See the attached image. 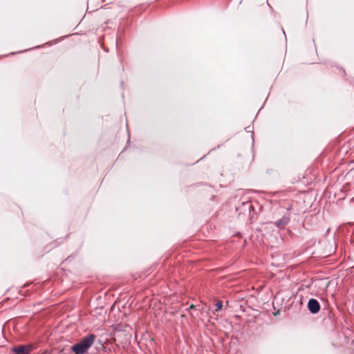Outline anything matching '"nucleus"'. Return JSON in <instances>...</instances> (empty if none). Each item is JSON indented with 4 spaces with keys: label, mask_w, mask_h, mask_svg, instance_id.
I'll list each match as a JSON object with an SVG mask.
<instances>
[{
    "label": "nucleus",
    "mask_w": 354,
    "mask_h": 354,
    "mask_svg": "<svg viewBox=\"0 0 354 354\" xmlns=\"http://www.w3.org/2000/svg\"><path fill=\"white\" fill-rule=\"evenodd\" d=\"M95 339V335L91 334L82 338L80 342L74 344L71 350L75 354H84L93 344Z\"/></svg>",
    "instance_id": "obj_1"
},
{
    "label": "nucleus",
    "mask_w": 354,
    "mask_h": 354,
    "mask_svg": "<svg viewBox=\"0 0 354 354\" xmlns=\"http://www.w3.org/2000/svg\"><path fill=\"white\" fill-rule=\"evenodd\" d=\"M34 346L31 344L27 345H19L12 348V351L15 354H30L34 349Z\"/></svg>",
    "instance_id": "obj_2"
},
{
    "label": "nucleus",
    "mask_w": 354,
    "mask_h": 354,
    "mask_svg": "<svg viewBox=\"0 0 354 354\" xmlns=\"http://www.w3.org/2000/svg\"><path fill=\"white\" fill-rule=\"evenodd\" d=\"M308 308L312 313H317L320 310V305L317 300L310 299L308 303Z\"/></svg>",
    "instance_id": "obj_3"
},
{
    "label": "nucleus",
    "mask_w": 354,
    "mask_h": 354,
    "mask_svg": "<svg viewBox=\"0 0 354 354\" xmlns=\"http://www.w3.org/2000/svg\"><path fill=\"white\" fill-rule=\"evenodd\" d=\"M288 222V219L286 217H283L282 218L276 221L275 225L278 227L283 228Z\"/></svg>",
    "instance_id": "obj_4"
},
{
    "label": "nucleus",
    "mask_w": 354,
    "mask_h": 354,
    "mask_svg": "<svg viewBox=\"0 0 354 354\" xmlns=\"http://www.w3.org/2000/svg\"><path fill=\"white\" fill-rule=\"evenodd\" d=\"M215 306H216L215 310L219 311L221 310V308L223 307V303H222V301H219L216 302Z\"/></svg>",
    "instance_id": "obj_5"
},
{
    "label": "nucleus",
    "mask_w": 354,
    "mask_h": 354,
    "mask_svg": "<svg viewBox=\"0 0 354 354\" xmlns=\"http://www.w3.org/2000/svg\"><path fill=\"white\" fill-rule=\"evenodd\" d=\"M194 308V305L192 304L190 306H189V308Z\"/></svg>",
    "instance_id": "obj_6"
}]
</instances>
